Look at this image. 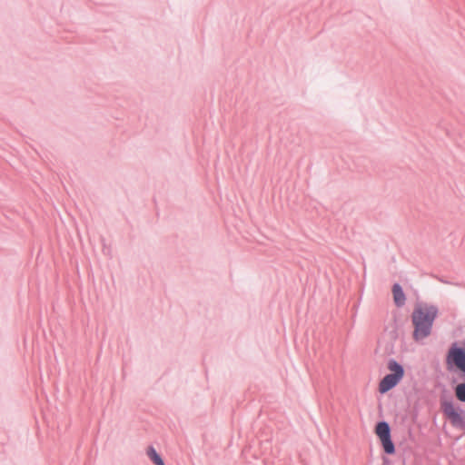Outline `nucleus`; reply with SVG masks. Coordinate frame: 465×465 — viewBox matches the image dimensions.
<instances>
[{"label":"nucleus","instance_id":"1","mask_svg":"<svg viewBox=\"0 0 465 465\" xmlns=\"http://www.w3.org/2000/svg\"><path fill=\"white\" fill-rule=\"evenodd\" d=\"M437 312V308L433 305L418 304L415 307L412 312V322L414 325L413 338L416 341L430 335Z\"/></svg>","mask_w":465,"mask_h":465},{"label":"nucleus","instance_id":"2","mask_svg":"<svg viewBox=\"0 0 465 465\" xmlns=\"http://www.w3.org/2000/svg\"><path fill=\"white\" fill-rule=\"evenodd\" d=\"M390 373L385 375L379 383V391L384 394L393 389L403 378L404 370L401 364L391 360L388 362Z\"/></svg>","mask_w":465,"mask_h":465},{"label":"nucleus","instance_id":"3","mask_svg":"<svg viewBox=\"0 0 465 465\" xmlns=\"http://www.w3.org/2000/svg\"><path fill=\"white\" fill-rule=\"evenodd\" d=\"M446 365L450 371L456 367L465 373V350L452 346L447 354Z\"/></svg>","mask_w":465,"mask_h":465},{"label":"nucleus","instance_id":"4","mask_svg":"<svg viewBox=\"0 0 465 465\" xmlns=\"http://www.w3.org/2000/svg\"><path fill=\"white\" fill-rule=\"evenodd\" d=\"M375 432L379 437L384 451L388 454H392L395 451L394 444L391 440V430L387 422L381 421L376 425Z\"/></svg>","mask_w":465,"mask_h":465},{"label":"nucleus","instance_id":"5","mask_svg":"<svg viewBox=\"0 0 465 465\" xmlns=\"http://www.w3.org/2000/svg\"><path fill=\"white\" fill-rule=\"evenodd\" d=\"M441 410L443 414L450 420L454 426H461L463 424V417L461 412L450 401L441 402Z\"/></svg>","mask_w":465,"mask_h":465},{"label":"nucleus","instance_id":"6","mask_svg":"<svg viewBox=\"0 0 465 465\" xmlns=\"http://www.w3.org/2000/svg\"><path fill=\"white\" fill-rule=\"evenodd\" d=\"M393 300L397 306H402L405 302V295L399 284H394L392 287Z\"/></svg>","mask_w":465,"mask_h":465},{"label":"nucleus","instance_id":"7","mask_svg":"<svg viewBox=\"0 0 465 465\" xmlns=\"http://www.w3.org/2000/svg\"><path fill=\"white\" fill-rule=\"evenodd\" d=\"M148 457L151 459V460L155 465H164V462L163 459L160 457V455L156 452L155 449L153 447H149L146 451Z\"/></svg>","mask_w":465,"mask_h":465},{"label":"nucleus","instance_id":"8","mask_svg":"<svg viewBox=\"0 0 465 465\" xmlns=\"http://www.w3.org/2000/svg\"><path fill=\"white\" fill-rule=\"evenodd\" d=\"M455 394H456V397L460 401H465V383H460L456 386Z\"/></svg>","mask_w":465,"mask_h":465}]
</instances>
